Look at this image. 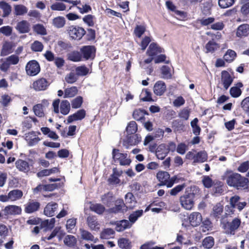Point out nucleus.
Returning a JSON list of instances; mask_svg holds the SVG:
<instances>
[{
	"label": "nucleus",
	"mask_w": 249,
	"mask_h": 249,
	"mask_svg": "<svg viewBox=\"0 0 249 249\" xmlns=\"http://www.w3.org/2000/svg\"><path fill=\"white\" fill-rule=\"evenodd\" d=\"M222 179L226 181L228 186L237 190H246L249 187V180L248 178L231 170H227L224 172Z\"/></svg>",
	"instance_id": "nucleus-1"
},
{
	"label": "nucleus",
	"mask_w": 249,
	"mask_h": 249,
	"mask_svg": "<svg viewBox=\"0 0 249 249\" xmlns=\"http://www.w3.org/2000/svg\"><path fill=\"white\" fill-rule=\"evenodd\" d=\"M195 193L186 191L185 193L180 197L179 201L181 206L186 210H190L194 204Z\"/></svg>",
	"instance_id": "nucleus-2"
},
{
	"label": "nucleus",
	"mask_w": 249,
	"mask_h": 249,
	"mask_svg": "<svg viewBox=\"0 0 249 249\" xmlns=\"http://www.w3.org/2000/svg\"><path fill=\"white\" fill-rule=\"evenodd\" d=\"M112 154L114 162L119 163L122 166L129 165L131 162L126 153H121L118 149H113Z\"/></svg>",
	"instance_id": "nucleus-3"
},
{
	"label": "nucleus",
	"mask_w": 249,
	"mask_h": 249,
	"mask_svg": "<svg viewBox=\"0 0 249 249\" xmlns=\"http://www.w3.org/2000/svg\"><path fill=\"white\" fill-rule=\"evenodd\" d=\"M67 31L71 38L77 40L80 39L86 34V31L83 28L73 25L69 27Z\"/></svg>",
	"instance_id": "nucleus-4"
},
{
	"label": "nucleus",
	"mask_w": 249,
	"mask_h": 249,
	"mask_svg": "<svg viewBox=\"0 0 249 249\" xmlns=\"http://www.w3.org/2000/svg\"><path fill=\"white\" fill-rule=\"evenodd\" d=\"M27 74L30 76L36 75L40 71L39 63L36 60H31L27 63L25 67Z\"/></svg>",
	"instance_id": "nucleus-5"
},
{
	"label": "nucleus",
	"mask_w": 249,
	"mask_h": 249,
	"mask_svg": "<svg viewBox=\"0 0 249 249\" xmlns=\"http://www.w3.org/2000/svg\"><path fill=\"white\" fill-rule=\"evenodd\" d=\"M24 212L27 213H32L37 211L40 208V204L34 199H29L24 205Z\"/></svg>",
	"instance_id": "nucleus-6"
},
{
	"label": "nucleus",
	"mask_w": 249,
	"mask_h": 249,
	"mask_svg": "<svg viewBox=\"0 0 249 249\" xmlns=\"http://www.w3.org/2000/svg\"><path fill=\"white\" fill-rule=\"evenodd\" d=\"M50 84L46 79L41 78L33 82L32 88L37 91H43L47 89Z\"/></svg>",
	"instance_id": "nucleus-7"
},
{
	"label": "nucleus",
	"mask_w": 249,
	"mask_h": 249,
	"mask_svg": "<svg viewBox=\"0 0 249 249\" xmlns=\"http://www.w3.org/2000/svg\"><path fill=\"white\" fill-rule=\"evenodd\" d=\"M95 51V48L93 46H85L80 49L81 53L85 60L93 59Z\"/></svg>",
	"instance_id": "nucleus-8"
},
{
	"label": "nucleus",
	"mask_w": 249,
	"mask_h": 249,
	"mask_svg": "<svg viewBox=\"0 0 249 249\" xmlns=\"http://www.w3.org/2000/svg\"><path fill=\"white\" fill-rule=\"evenodd\" d=\"M5 215H17L21 213L22 209L20 206L17 205H8L2 210Z\"/></svg>",
	"instance_id": "nucleus-9"
},
{
	"label": "nucleus",
	"mask_w": 249,
	"mask_h": 249,
	"mask_svg": "<svg viewBox=\"0 0 249 249\" xmlns=\"http://www.w3.org/2000/svg\"><path fill=\"white\" fill-rule=\"evenodd\" d=\"M58 204L54 202L48 203L44 210V213L48 216H53L55 215L57 209Z\"/></svg>",
	"instance_id": "nucleus-10"
},
{
	"label": "nucleus",
	"mask_w": 249,
	"mask_h": 249,
	"mask_svg": "<svg viewBox=\"0 0 249 249\" xmlns=\"http://www.w3.org/2000/svg\"><path fill=\"white\" fill-rule=\"evenodd\" d=\"M221 83L225 89L227 90L233 82V78L228 71H223L221 72Z\"/></svg>",
	"instance_id": "nucleus-11"
},
{
	"label": "nucleus",
	"mask_w": 249,
	"mask_h": 249,
	"mask_svg": "<svg viewBox=\"0 0 249 249\" xmlns=\"http://www.w3.org/2000/svg\"><path fill=\"white\" fill-rule=\"evenodd\" d=\"M189 220L190 224L192 226L196 227L201 223L202 220V215L198 212H193L189 215Z\"/></svg>",
	"instance_id": "nucleus-12"
},
{
	"label": "nucleus",
	"mask_w": 249,
	"mask_h": 249,
	"mask_svg": "<svg viewBox=\"0 0 249 249\" xmlns=\"http://www.w3.org/2000/svg\"><path fill=\"white\" fill-rule=\"evenodd\" d=\"M15 28L20 34L28 33L30 30V24L27 21L23 20L18 22Z\"/></svg>",
	"instance_id": "nucleus-13"
},
{
	"label": "nucleus",
	"mask_w": 249,
	"mask_h": 249,
	"mask_svg": "<svg viewBox=\"0 0 249 249\" xmlns=\"http://www.w3.org/2000/svg\"><path fill=\"white\" fill-rule=\"evenodd\" d=\"M86 116V111L84 109L78 110L76 112L68 117L67 121L69 123L73 121L82 120Z\"/></svg>",
	"instance_id": "nucleus-14"
},
{
	"label": "nucleus",
	"mask_w": 249,
	"mask_h": 249,
	"mask_svg": "<svg viewBox=\"0 0 249 249\" xmlns=\"http://www.w3.org/2000/svg\"><path fill=\"white\" fill-rule=\"evenodd\" d=\"M166 89V86L164 82L158 81L157 82L153 87L154 93L157 96L162 95Z\"/></svg>",
	"instance_id": "nucleus-15"
},
{
	"label": "nucleus",
	"mask_w": 249,
	"mask_h": 249,
	"mask_svg": "<svg viewBox=\"0 0 249 249\" xmlns=\"http://www.w3.org/2000/svg\"><path fill=\"white\" fill-rule=\"evenodd\" d=\"M88 226L91 230L98 231L100 228V224L97 221V219L94 216H89L87 219Z\"/></svg>",
	"instance_id": "nucleus-16"
},
{
	"label": "nucleus",
	"mask_w": 249,
	"mask_h": 249,
	"mask_svg": "<svg viewBox=\"0 0 249 249\" xmlns=\"http://www.w3.org/2000/svg\"><path fill=\"white\" fill-rule=\"evenodd\" d=\"M240 224V219L237 218H234L231 223H228L229 229L226 231V232L230 235H234L235 230L238 228Z\"/></svg>",
	"instance_id": "nucleus-17"
},
{
	"label": "nucleus",
	"mask_w": 249,
	"mask_h": 249,
	"mask_svg": "<svg viewBox=\"0 0 249 249\" xmlns=\"http://www.w3.org/2000/svg\"><path fill=\"white\" fill-rule=\"evenodd\" d=\"M169 153V149L166 147L165 144H160L157 148L156 155L157 158L162 160Z\"/></svg>",
	"instance_id": "nucleus-18"
},
{
	"label": "nucleus",
	"mask_w": 249,
	"mask_h": 249,
	"mask_svg": "<svg viewBox=\"0 0 249 249\" xmlns=\"http://www.w3.org/2000/svg\"><path fill=\"white\" fill-rule=\"evenodd\" d=\"M243 85L242 83L239 82L236 84L234 85V86L232 87L230 89V94L231 96L233 98H238L242 94V90L241 89L242 88Z\"/></svg>",
	"instance_id": "nucleus-19"
},
{
	"label": "nucleus",
	"mask_w": 249,
	"mask_h": 249,
	"mask_svg": "<svg viewBox=\"0 0 249 249\" xmlns=\"http://www.w3.org/2000/svg\"><path fill=\"white\" fill-rule=\"evenodd\" d=\"M162 49L158 46L155 43H152L149 45L148 50L146 51V54L151 57H153L158 53H161Z\"/></svg>",
	"instance_id": "nucleus-20"
},
{
	"label": "nucleus",
	"mask_w": 249,
	"mask_h": 249,
	"mask_svg": "<svg viewBox=\"0 0 249 249\" xmlns=\"http://www.w3.org/2000/svg\"><path fill=\"white\" fill-rule=\"evenodd\" d=\"M81 238L83 240L96 243L98 239L95 238L94 236L89 231L85 230L83 229H80L79 230Z\"/></svg>",
	"instance_id": "nucleus-21"
},
{
	"label": "nucleus",
	"mask_w": 249,
	"mask_h": 249,
	"mask_svg": "<svg viewBox=\"0 0 249 249\" xmlns=\"http://www.w3.org/2000/svg\"><path fill=\"white\" fill-rule=\"evenodd\" d=\"M16 166L20 171L27 173L30 170V165L26 161L18 160L16 161Z\"/></svg>",
	"instance_id": "nucleus-22"
},
{
	"label": "nucleus",
	"mask_w": 249,
	"mask_h": 249,
	"mask_svg": "<svg viewBox=\"0 0 249 249\" xmlns=\"http://www.w3.org/2000/svg\"><path fill=\"white\" fill-rule=\"evenodd\" d=\"M125 205L126 208L132 209L135 207L137 202L135 197L131 193H127L125 196Z\"/></svg>",
	"instance_id": "nucleus-23"
},
{
	"label": "nucleus",
	"mask_w": 249,
	"mask_h": 249,
	"mask_svg": "<svg viewBox=\"0 0 249 249\" xmlns=\"http://www.w3.org/2000/svg\"><path fill=\"white\" fill-rule=\"evenodd\" d=\"M249 35V25L243 24L240 25L236 31V36L239 37L247 36Z\"/></svg>",
	"instance_id": "nucleus-24"
},
{
	"label": "nucleus",
	"mask_w": 249,
	"mask_h": 249,
	"mask_svg": "<svg viewBox=\"0 0 249 249\" xmlns=\"http://www.w3.org/2000/svg\"><path fill=\"white\" fill-rule=\"evenodd\" d=\"M115 229L117 231H122L131 227L132 224L127 220H123L115 223Z\"/></svg>",
	"instance_id": "nucleus-25"
},
{
	"label": "nucleus",
	"mask_w": 249,
	"mask_h": 249,
	"mask_svg": "<svg viewBox=\"0 0 249 249\" xmlns=\"http://www.w3.org/2000/svg\"><path fill=\"white\" fill-rule=\"evenodd\" d=\"M13 44L10 42H5L0 52L1 56H6L13 52Z\"/></svg>",
	"instance_id": "nucleus-26"
},
{
	"label": "nucleus",
	"mask_w": 249,
	"mask_h": 249,
	"mask_svg": "<svg viewBox=\"0 0 249 249\" xmlns=\"http://www.w3.org/2000/svg\"><path fill=\"white\" fill-rule=\"evenodd\" d=\"M208 155L206 151H201L195 154L194 163H203L207 160Z\"/></svg>",
	"instance_id": "nucleus-27"
},
{
	"label": "nucleus",
	"mask_w": 249,
	"mask_h": 249,
	"mask_svg": "<svg viewBox=\"0 0 249 249\" xmlns=\"http://www.w3.org/2000/svg\"><path fill=\"white\" fill-rule=\"evenodd\" d=\"M9 197L11 201H15L20 199L23 196L22 191L18 189H15L10 191L9 193Z\"/></svg>",
	"instance_id": "nucleus-28"
},
{
	"label": "nucleus",
	"mask_w": 249,
	"mask_h": 249,
	"mask_svg": "<svg viewBox=\"0 0 249 249\" xmlns=\"http://www.w3.org/2000/svg\"><path fill=\"white\" fill-rule=\"evenodd\" d=\"M125 204L123 200H118L116 201L115 206L111 208L110 212L114 213L122 212L125 210Z\"/></svg>",
	"instance_id": "nucleus-29"
},
{
	"label": "nucleus",
	"mask_w": 249,
	"mask_h": 249,
	"mask_svg": "<svg viewBox=\"0 0 249 249\" xmlns=\"http://www.w3.org/2000/svg\"><path fill=\"white\" fill-rule=\"evenodd\" d=\"M118 245L121 249H131V242L127 238H121L118 240Z\"/></svg>",
	"instance_id": "nucleus-30"
},
{
	"label": "nucleus",
	"mask_w": 249,
	"mask_h": 249,
	"mask_svg": "<svg viewBox=\"0 0 249 249\" xmlns=\"http://www.w3.org/2000/svg\"><path fill=\"white\" fill-rule=\"evenodd\" d=\"M143 213L142 210H137L132 212L129 216V222L132 225L139 217L142 216Z\"/></svg>",
	"instance_id": "nucleus-31"
},
{
	"label": "nucleus",
	"mask_w": 249,
	"mask_h": 249,
	"mask_svg": "<svg viewBox=\"0 0 249 249\" xmlns=\"http://www.w3.org/2000/svg\"><path fill=\"white\" fill-rule=\"evenodd\" d=\"M71 109V105L69 102L67 100H63L60 103V111L63 115L68 114Z\"/></svg>",
	"instance_id": "nucleus-32"
},
{
	"label": "nucleus",
	"mask_w": 249,
	"mask_h": 249,
	"mask_svg": "<svg viewBox=\"0 0 249 249\" xmlns=\"http://www.w3.org/2000/svg\"><path fill=\"white\" fill-rule=\"evenodd\" d=\"M170 175L168 172L166 171H159L157 174V178L158 180L161 182L162 185L169 179Z\"/></svg>",
	"instance_id": "nucleus-33"
},
{
	"label": "nucleus",
	"mask_w": 249,
	"mask_h": 249,
	"mask_svg": "<svg viewBox=\"0 0 249 249\" xmlns=\"http://www.w3.org/2000/svg\"><path fill=\"white\" fill-rule=\"evenodd\" d=\"M58 169L56 167H53L50 169H44L37 173V176L38 178H42L45 176H49L52 174L57 172Z\"/></svg>",
	"instance_id": "nucleus-34"
},
{
	"label": "nucleus",
	"mask_w": 249,
	"mask_h": 249,
	"mask_svg": "<svg viewBox=\"0 0 249 249\" xmlns=\"http://www.w3.org/2000/svg\"><path fill=\"white\" fill-rule=\"evenodd\" d=\"M66 20L63 17L59 16L54 18L53 20V25L57 28H61L64 26Z\"/></svg>",
	"instance_id": "nucleus-35"
},
{
	"label": "nucleus",
	"mask_w": 249,
	"mask_h": 249,
	"mask_svg": "<svg viewBox=\"0 0 249 249\" xmlns=\"http://www.w3.org/2000/svg\"><path fill=\"white\" fill-rule=\"evenodd\" d=\"M115 234L114 231L110 228L105 229L100 234V237L102 239H109L113 237Z\"/></svg>",
	"instance_id": "nucleus-36"
},
{
	"label": "nucleus",
	"mask_w": 249,
	"mask_h": 249,
	"mask_svg": "<svg viewBox=\"0 0 249 249\" xmlns=\"http://www.w3.org/2000/svg\"><path fill=\"white\" fill-rule=\"evenodd\" d=\"M68 59L73 61L78 62L82 60V55L81 52L73 51L69 53L68 55Z\"/></svg>",
	"instance_id": "nucleus-37"
},
{
	"label": "nucleus",
	"mask_w": 249,
	"mask_h": 249,
	"mask_svg": "<svg viewBox=\"0 0 249 249\" xmlns=\"http://www.w3.org/2000/svg\"><path fill=\"white\" fill-rule=\"evenodd\" d=\"M78 92V89L76 87H71L67 88L64 91V98H71L75 96Z\"/></svg>",
	"instance_id": "nucleus-38"
},
{
	"label": "nucleus",
	"mask_w": 249,
	"mask_h": 249,
	"mask_svg": "<svg viewBox=\"0 0 249 249\" xmlns=\"http://www.w3.org/2000/svg\"><path fill=\"white\" fill-rule=\"evenodd\" d=\"M44 108L42 104H37L33 107V110L35 114L38 117H43L44 116Z\"/></svg>",
	"instance_id": "nucleus-39"
},
{
	"label": "nucleus",
	"mask_w": 249,
	"mask_h": 249,
	"mask_svg": "<svg viewBox=\"0 0 249 249\" xmlns=\"http://www.w3.org/2000/svg\"><path fill=\"white\" fill-rule=\"evenodd\" d=\"M0 8L3 11V17H7L11 12V6L5 1H2L0 2Z\"/></svg>",
	"instance_id": "nucleus-40"
},
{
	"label": "nucleus",
	"mask_w": 249,
	"mask_h": 249,
	"mask_svg": "<svg viewBox=\"0 0 249 249\" xmlns=\"http://www.w3.org/2000/svg\"><path fill=\"white\" fill-rule=\"evenodd\" d=\"M214 244V239L212 236L205 237L202 241V246L205 249H211L213 246Z\"/></svg>",
	"instance_id": "nucleus-41"
},
{
	"label": "nucleus",
	"mask_w": 249,
	"mask_h": 249,
	"mask_svg": "<svg viewBox=\"0 0 249 249\" xmlns=\"http://www.w3.org/2000/svg\"><path fill=\"white\" fill-rule=\"evenodd\" d=\"M145 111L142 109H136L133 113V117L137 121L142 122L144 119Z\"/></svg>",
	"instance_id": "nucleus-42"
},
{
	"label": "nucleus",
	"mask_w": 249,
	"mask_h": 249,
	"mask_svg": "<svg viewBox=\"0 0 249 249\" xmlns=\"http://www.w3.org/2000/svg\"><path fill=\"white\" fill-rule=\"evenodd\" d=\"M223 206L221 203L216 204L213 208V215L216 218H219L220 216L223 213Z\"/></svg>",
	"instance_id": "nucleus-43"
},
{
	"label": "nucleus",
	"mask_w": 249,
	"mask_h": 249,
	"mask_svg": "<svg viewBox=\"0 0 249 249\" xmlns=\"http://www.w3.org/2000/svg\"><path fill=\"white\" fill-rule=\"evenodd\" d=\"M218 48V44L214 42L213 40L209 41L205 46L207 53H213Z\"/></svg>",
	"instance_id": "nucleus-44"
},
{
	"label": "nucleus",
	"mask_w": 249,
	"mask_h": 249,
	"mask_svg": "<svg viewBox=\"0 0 249 249\" xmlns=\"http://www.w3.org/2000/svg\"><path fill=\"white\" fill-rule=\"evenodd\" d=\"M15 14L17 16L23 15L28 12V8L24 5L19 4L14 7Z\"/></svg>",
	"instance_id": "nucleus-45"
},
{
	"label": "nucleus",
	"mask_w": 249,
	"mask_h": 249,
	"mask_svg": "<svg viewBox=\"0 0 249 249\" xmlns=\"http://www.w3.org/2000/svg\"><path fill=\"white\" fill-rule=\"evenodd\" d=\"M90 210L98 214H102L105 210V207L101 204H92L90 206Z\"/></svg>",
	"instance_id": "nucleus-46"
},
{
	"label": "nucleus",
	"mask_w": 249,
	"mask_h": 249,
	"mask_svg": "<svg viewBox=\"0 0 249 249\" xmlns=\"http://www.w3.org/2000/svg\"><path fill=\"white\" fill-rule=\"evenodd\" d=\"M76 238L71 235H67L64 240L65 244L69 247H73L76 244Z\"/></svg>",
	"instance_id": "nucleus-47"
},
{
	"label": "nucleus",
	"mask_w": 249,
	"mask_h": 249,
	"mask_svg": "<svg viewBox=\"0 0 249 249\" xmlns=\"http://www.w3.org/2000/svg\"><path fill=\"white\" fill-rule=\"evenodd\" d=\"M66 5L60 2H56L51 5L50 8L53 11H63L66 9Z\"/></svg>",
	"instance_id": "nucleus-48"
},
{
	"label": "nucleus",
	"mask_w": 249,
	"mask_h": 249,
	"mask_svg": "<svg viewBox=\"0 0 249 249\" xmlns=\"http://www.w3.org/2000/svg\"><path fill=\"white\" fill-rule=\"evenodd\" d=\"M236 56V53L234 51L229 49L224 55V59L227 62H231L235 59Z\"/></svg>",
	"instance_id": "nucleus-49"
},
{
	"label": "nucleus",
	"mask_w": 249,
	"mask_h": 249,
	"mask_svg": "<svg viewBox=\"0 0 249 249\" xmlns=\"http://www.w3.org/2000/svg\"><path fill=\"white\" fill-rule=\"evenodd\" d=\"M140 99L142 101H153L151 97V93L147 89H143L140 94Z\"/></svg>",
	"instance_id": "nucleus-50"
},
{
	"label": "nucleus",
	"mask_w": 249,
	"mask_h": 249,
	"mask_svg": "<svg viewBox=\"0 0 249 249\" xmlns=\"http://www.w3.org/2000/svg\"><path fill=\"white\" fill-rule=\"evenodd\" d=\"M114 199L113 194L111 193L105 194L102 197L103 202L108 206H109L111 203L113 202Z\"/></svg>",
	"instance_id": "nucleus-51"
},
{
	"label": "nucleus",
	"mask_w": 249,
	"mask_h": 249,
	"mask_svg": "<svg viewBox=\"0 0 249 249\" xmlns=\"http://www.w3.org/2000/svg\"><path fill=\"white\" fill-rule=\"evenodd\" d=\"M198 122V120L196 118L191 122L193 132L196 136L199 135L201 130L200 127L197 124Z\"/></svg>",
	"instance_id": "nucleus-52"
},
{
	"label": "nucleus",
	"mask_w": 249,
	"mask_h": 249,
	"mask_svg": "<svg viewBox=\"0 0 249 249\" xmlns=\"http://www.w3.org/2000/svg\"><path fill=\"white\" fill-rule=\"evenodd\" d=\"M83 102L82 96H79L73 99L71 102V107L72 108H80Z\"/></svg>",
	"instance_id": "nucleus-53"
},
{
	"label": "nucleus",
	"mask_w": 249,
	"mask_h": 249,
	"mask_svg": "<svg viewBox=\"0 0 249 249\" xmlns=\"http://www.w3.org/2000/svg\"><path fill=\"white\" fill-rule=\"evenodd\" d=\"M34 31L37 34L41 35H45L47 34V31L45 27L40 24H36L33 26Z\"/></svg>",
	"instance_id": "nucleus-54"
},
{
	"label": "nucleus",
	"mask_w": 249,
	"mask_h": 249,
	"mask_svg": "<svg viewBox=\"0 0 249 249\" xmlns=\"http://www.w3.org/2000/svg\"><path fill=\"white\" fill-rule=\"evenodd\" d=\"M126 130L127 133L129 134L135 133L137 130V125L136 123L134 121L130 122L128 124Z\"/></svg>",
	"instance_id": "nucleus-55"
},
{
	"label": "nucleus",
	"mask_w": 249,
	"mask_h": 249,
	"mask_svg": "<svg viewBox=\"0 0 249 249\" xmlns=\"http://www.w3.org/2000/svg\"><path fill=\"white\" fill-rule=\"evenodd\" d=\"M155 244V242L153 241H149L145 243L141 246V249H164V247L155 246L154 245Z\"/></svg>",
	"instance_id": "nucleus-56"
},
{
	"label": "nucleus",
	"mask_w": 249,
	"mask_h": 249,
	"mask_svg": "<svg viewBox=\"0 0 249 249\" xmlns=\"http://www.w3.org/2000/svg\"><path fill=\"white\" fill-rule=\"evenodd\" d=\"M234 0H218V5L221 8H227L232 6Z\"/></svg>",
	"instance_id": "nucleus-57"
},
{
	"label": "nucleus",
	"mask_w": 249,
	"mask_h": 249,
	"mask_svg": "<svg viewBox=\"0 0 249 249\" xmlns=\"http://www.w3.org/2000/svg\"><path fill=\"white\" fill-rule=\"evenodd\" d=\"M214 21V18L212 17L203 18L199 20L200 23L202 26H207V28L211 27V25Z\"/></svg>",
	"instance_id": "nucleus-58"
},
{
	"label": "nucleus",
	"mask_w": 249,
	"mask_h": 249,
	"mask_svg": "<svg viewBox=\"0 0 249 249\" xmlns=\"http://www.w3.org/2000/svg\"><path fill=\"white\" fill-rule=\"evenodd\" d=\"M75 71L77 75L84 76L88 73L89 70L86 66H81L77 67L75 69Z\"/></svg>",
	"instance_id": "nucleus-59"
},
{
	"label": "nucleus",
	"mask_w": 249,
	"mask_h": 249,
	"mask_svg": "<svg viewBox=\"0 0 249 249\" xmlns=\"http://www.w3.org/2000/svg\"><path fill=\"white\" fill-rule=\"evenodd\" d=\"M5 60L8 63L9 65H15L17 64L19 62V57L15 54L11 55L5 58Z\"/></svg>",
	"instance_id": "nucleus-60"
},
{
	"label": "nucleus",
	"mask_w": 249,
	"mask_h": 249,
	"mask_svg": "<svg viewBox=\"0 0 249 249\" xmlns=\"http://www.w3.org/2000/svg\"><path fill=\"white\" fill-rule=\"evenodd\" d=\"M185 186L186 185L184 183L178 185L170 191V194L171 196H176L178 193L183 190Z\"/></svg>",
	"instance_id": "nucleus-61"
},
{
	"label": "nucleus",
	"mask_w": 249,
	"mask_h": 249,
	"mask_svg": "<svg viewBox=\"0 0 249 249\" xmlns=\"http://www.w3.org/2000/svg\"><path fill=\"white\" fill-rule=\"evenodd\" d=\"M94 16L91 15H88L83 18V21L86 23L89 26H93L94 25Z\"/></svg>",
	"instance_id": "nucleus-62"
},
{
	"label": "nucleus",
	"mask_w": 249,
	"mask_h": 249,
	"mask_svg": "<svg viewBox=\"0 0 249 249\" xmlns=\"http://www.w3.org/2000/svg\"><path fill=\"white\" fill-rule=\"evenodd\" d=\"M76 74L74 72H71L68 74L65 77V81L69 84H73L76 81L77 78Z\"/></svg>",
	"instance_id": "nucleus-63"
},
{
	"label": "nucleus",
	"mask_w": 249,
	"mask_h": 249,
	"mask_svg": "<svg viewBox=\"0 0 249 249\" xmlns=\"http://www.w3.org/2000/svg\"><path fill=\"white\" fill-rule=\"evenodd\" d=\"M242 109L249 114V96L243 100L241 103Z\"/></svg>",
	"instance_id": "nucleus-64"
}]
</instances>
